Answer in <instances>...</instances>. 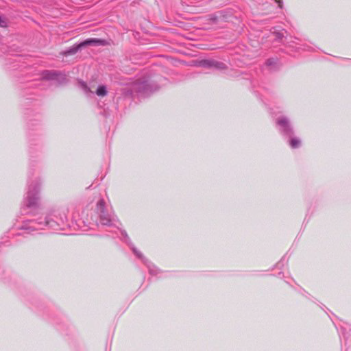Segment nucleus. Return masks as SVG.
<instances>
[{
  "label": "nucleus",
  "instance_id": "f257e3e1",
  "mask_svg": "<svg viewBox=\"0 0 351 351\" xmlns=\"http://www.w3.org/2000/svg\"><path fill=\"white\" fill-rule=\"evenodd\" d=\"M158 88V86L149 77H143L132 84L130 94L136 93L142 96H147L157 90Z\"/></svg>",
  "mask_w": 351,
  "mask_h": 351
},
{
  "label": "nucleus",
  "instance_id": "f03ea898",
  "mask_svg": "<svg viewBox=\"0 0 351 351\" xmlns=\"http://www.w3.org/2000/svg\"><path fill=\"white\" fill-rule=\"evenodd\" d=\"M96 210L99 214V221L101 225L119 228L121 224L119 219L112 211L106 208L104 199H99L97 202Z\"/></svg>",
  "mask_w": 351,
  "mask_h": 351
},
{
  "label": "nucleus",
  "instance_id": "7ed1b4c3",
  "mask_svg": "<svg viewBox=\"0 0 351 351\" xmlns=\"http://www.w3.org/2000/svg\"><path fill=\"white\" fill-rule=\"evenodd\" d=\"M40 186L39 180L32 181L28 186L27 196L24 200V205L29 208H38L40 206Z\"/></svg>",
  "mask_w": 351,
  "mask_h": 351
},
{
  "label": "nucleus",
  "instance_id": "20e7f679",
  "mask_svg": "<svg viewBox=\"0 0 351 351\" xmlns=\"http://www.w3.org/2000/svg\"><path fill=\"white\" fill-rule=\"evenodd\" d=\"M121 234L123 237V240L124 242L130 246L133 253L136 255V256L141 259L142 262L147 266L149 274L152 276H158L160 273V269H158L153 263L149 261L140 251H138L133 245L130 243V238L127 232L125 230H121Z\"/></svg>",
  "mask_w": 351,
  "mask_h": 351
},
{
  "label": "nucleus",
  "instance_id": "39448f33",
  "mask_svg": "<svg viewBox=\"0 0 351 351\" xmlns=\"http://www.w3.org/2000/svg\"><path fill=\"white\" fill-rule=\"evenodd\" d=\"M52 220H51L48 215L45 217H39L36 219L31 220L25 222L21 226V229L27 230L31 232L38 230H42L45 226L53 227Z\"/></svg>",
  "mask_w": 351,
  "mask_h": 351
},
{
  "label": "nucleus",
  "instance_id": "423d86ee",
  "mask_svg": "<svg viewBox=\"0 0 351 351\" xmlns=\"http://www.w3.org/2000/svg\"><path fill=\"white\" fill-rule=\"evenodd\" d=\"M276 125L280 132L287 137H291L294 131L289 119L286 116H280L276 119Z\"/></svg>",
  "mask_w": 351,
  "mask_h": 351
},
{
  "label": "nucleus",
  "instance_id": "0eeeda50",
  "mask_svg": "<svg viewBox=\"0 0 351 351\" xmlns=\"http://www.w3.org/2000/svg\"><path fill=\"white\" fill-rule=\"evenodd\" d=\"M105 40L98 39V38H89L84 42L81 43L80 45H78L77 47H73L66 51H65L63 54L66 56L73 55L77 53V51L79 50V49L82 48V47H85L87 45H104Z\"/></svg>",
  "mask_w": 351,
  "mask_h": 351
},
{
  "label": "nucleus",
  "instance_id": "6e6552de",
  "mask_svg": "<svg viewBox=\"0 0 351 351\" xmlns=\"http://www.w3.org/2000/svg\"><path fill=\"white\" fill-rule=\"evenodd\" d=\"M199 66L204 68H215L217 70H224L227 68L226 65L221 62L215 60H203L199 62Z\"/></svg>",
  "mask_w": 351,
  "mask_h": 351
},
{
  "label": "nucleus",
  "instance_id": "1a4fd4ad",
  "mask_svg": "<svg viewBox=\"0 0 351 351\" xmlns=\"http://www.w3.org/2000/svg\"><path fill=\"white\" fill-rule=\"evenodd\" d=\"M42 78L47 80H63L65 75L56 71H44L42 73Z\"/></svg>",
  "mask_w": 351,
  "mask_h": 351
},
{
  "label": "nucleus",
  "instance_id": "9d476101",
  "mask_svg": "<svg viewBox=\"0 0 351 351\" xmlns=\"http://www.w3.org/2000/svg\"><path fill=\"white\" fill-rule=\"evenodd\" d=\"M289 138V144L291 148H298L301 145V141L299 138L295 137L293 135H292L291 137Z\"/></svg>",
  "mask_w": 351,
  "mask_h": 351
},
{
  "label": "nucleus",
  "instance_id": "9b49d317",
  "mask_svg": "<svg viewBox=\"0 0 351 351\" xmlns=\"http://www.w3.org/2000/svg\"><path fill=\"white\" fill-rule=\"evenodd\" d=\"M95 93L99 97H103L106 96L108 94L107 87L105 85H99L97 87Z\"/></svg>",
  "mask_w": 351,
  "mask_h": 351
},
{
  "label": "nucleus",
  "instance_id": "f8f14e48",
  "mask_svg": "<svg viewBox=\"0 0 351 351\" xmlns=\"http://www.w3.org/2000/svg\"><path fill=\"white\" fill-rule=\"evenodd\" d=\"M278 64V59L277 58H269L266 61L265 65L269 68V69H276V66Z\"/></svg>",
  "mask_w": 351,
  "mask_h": 351
},
{
  "label": "nucleus",
  "instance_id": "ddd939ff",
  "mask_svg": "<svg viewBox=\"0 0 351 351\" xmlns=\"http://www.w3.org/2000/svg\"><path fill=\"white\" fill-rule=\"evenodd\" d=\"M79 85H80V88L83 89V90L84 91V93L86 94L93 93V92L90 90V88L87 86V84L84 82L80 81Z\"/></svg>",
  "mask_w": 351,
  "mask_h": 351
},
{
  "label": "nucleus",
  "instance_id": "4468645a",
  "mask_svg": "<svg viewBox=\"0 0 351 351\" xmlns=\"http://www.w3.org/2000/svg\"><path fill=\"white\" fill-rule=\"evenodd\" d=\"M274 35L275 39L277 40H281L284 37V34L282 32H274Z\"/></svg>",
  "mask_w": 351,
  "mask_h": 351
},
{
  "label": "nucleus",
  "instance_id": "2eb2a0df",
  "mask_svg": "<svg viewBox=\"0 0 351 351\" xmlns=\"http://www.w3.org/2000/svg\"><path fill=\"white\" fill-rule=\"evenodd\" d=\"M276 3H278V7L280 8H282V0H275Z\"/></svg>",
  "mask_w": 351,
  "mask_h": 351
},
{
  "label": "nucleus",
  "instance_id": "dca6fc26",
  "mask_svg": "<svg viewBox=\"0 0 351 351\" xmlns=\"http://www.w3.org/2000/svg\"><path fill=\"white\" fill-rule=\"evenodd\" d=\"M209 21H212L213 23L217 21V17L212 16L209 18Z\"/></svg>",
  "mask_w": 351,
  "mask_h": 351
}]
</instances>
